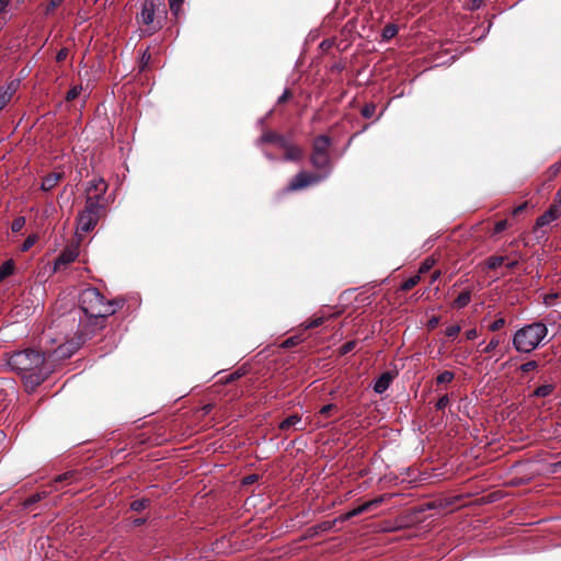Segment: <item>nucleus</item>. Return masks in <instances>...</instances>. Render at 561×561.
Segmentation results:
<instances>
[{
  "instance_id": "nucleus-22",
  "label": "nucleus",
  "mask_w": 561,
  "mask_h": 561,
  "mask_svg": "<svg viewBox=\"0 0 561 561\" xmlns=\"http://www.w3.org/2000/svg\"><path fill=\"white\" fill-rule=\"evenodd\" d=\"M47 495H48V492H46V491L37 492V493L31 495L28 499H26L24 502V505L31 506L32 504L37 503L41 500L45 499Z\"/></svg>"
},
{
  "instance_id": "nucleus-47",
  "label": "nucleus",
  "mask_w": 561,
  "mask_h": 561,
  "mask_svg": "<svg viewBox=\"0 0 561 561\" xmlns=\"http://www.w3.org/2000/svg\"><path fill=\"white\" fill-rule=\"evenodd\" d=\"M130 508L134 510V511L140 510L141 508L140 501L136 500V501L131 502Z\"/></svg>"
},
{
  "instance_id": "nucleus-44",
  "label": "nucleus",
  "mask_w": 561,
  "mask_h": 561,
  "mask_svg": "<svg viewBox=\"0 0 561 561\" xmlns=\"http://www.w3.org/2000/svg\"><path fill=\"white\" fill-rule=\"evenodd\" d=\"M11 0H0V13L4 12L9 4H10Z\"/></svg>"
},
{
  "instance_id": "nucleus-20",
  "label": "nucleus",
  "mask_w": 561,
  "mask_h": 561,
  "mask_svg": "<svg viewBox=\"0 0 561 561\" xmlns=\"http://www.w3.org/2000/svg\"><path fill=\"white\" fill-rule=\"evenodd\" d=\"M505 256L493 255L486 260L485 264L488 268L495 270L500 267L505 262Z\"/></svg>"
},
{
  "instance_id": "nucleus-52",
  "label": "nucleus",
  "mask_w": 561,
  "mask_h": 561,
  "mask_svg": "<svg viewBox=\"0 0 561 561\" xmlns=\"http://www.w3.org/2000/svg\"><path fill=\"white\" fill-rule=\"evenodd\" d=\"M240 375L238 373H234V374H231L228 378H227V382L229 381H233L236 380L237 378H239Z\"/></svg>"
},
{
  "instance_id": "nucleus-26",
  "label": "nucleus",
  "mask_w": 561,
  "mask_h": 561,
  "mask_svg": "<svg viewBox=\"0 0 561 561\" xmlns=\"http://www.w3.org/2000/svg\"><path fill=\"white\" fill-rule=\"evenodd\" d=\"M37 241V236L36 234H30L25 240L24 242L22 243L21 245V251L22 252H26L28 251Z\"/></svg>"
},
{
  "instance_id": "nucleus-17",
  "label": "nucleus",
  "mask_w": 561,
  "mask_h": 561,
  "mask_svg": "<svg viewBox=\"0 0 561 561\" xmlns=\"http://www.w3.org/2000/svg\"><path fill=\"white\" fill-rule=\"evenodd\" d=\"M14 91L13 84L0 90V111L11 101Z\"/></svg>"
},
{
  "instance_id": "nucleus-55",
  "label": "nucleus",
  "mask_w": 561,
  "mask_h": 561,
  "mask_svg": "<svg viewBox=\"0 0 561 561\" xmlns=\"http://www.w3.org/2000/svg\"><path fill=\"white\" fill-rule=\"evenodd\" d=\"M559 469H561V460L553 463V472H557Z\"/></svg>"
},
{
  "instance_id": "nucleus-19",
  "label": "nucleus",
  "mask_w": 561,
  "mask_h": 561,
  "mask_svg": "<svg viewBox=\"0 0 561 561\" xmlns=\"http://www.w3.org/2000/svg\"><path fill=\"white\" fill-rule=\"evenodd\" d=\"M367 511H369V504L364 503V504H362V505L357 506L356 508H354V510H352V511L347 512V513H346V514H344L343 516H341V519H342V520H348V519H351L352 517H355V516H357V515H360V514H363V513H365V512H367Z\"/></svg>"
},
{
  "instance_id": "nucleus-6",
  "label": "nucleus",
  "mask_w": 561,
  "mask_h": 561,
  "mask_svg": "<svg viewBox=\"0 0 561 561\" xmlns=\"http://www.w3.org/2000/svg\"><path fill=\"white\" fill-rule=\"evenodd\" d=\"M331 140L325 135H320L313 140L312 153L310 162L313 168L318 170H324V172H331V159L329 154V148Z\"/></svg>"
},
{
  "instance_id": "nucleus-5",
  "label": "nucleus",
  "mask_w": 561,
  "mask_h": 561,
  "mask_svg": "<svg viewBox=\"0 0 561 561\" xmlns=\"http://www.w3.org/2000/svg\"><path fill=\"white\" fill-rule=\"evenodd\" d=\"M164 13L162 0H146L142 5V35H150L161 27Z\"/></svg>"
},
{
  "instance_id": "nucleus-4",
  "label": "nucleus",
  "mask_w": 561,
  "mask_h": 561,
  "mask_svg": "<svg viewBox=\"0 0 561 561\" xmlns=\"http://www.w3.org/2000/svg\"><path fill=\"white\" fill-rule=\"evenodd\" d=\"M108 185L102 178H94L87 183L84 191V205L106 213L111 204V196L107 195Z\"/></svg>"
},
{
  "instance_id": "nucleus-23",
  "label": "nucleus",
  "mask_w": 561,
  "mask_h": 561,
  "mask_svg": "<svg viewBox=\"0 0 561 561\" xmlns=\"http://www.w3.org/2000/svg\"><path fill=\"white\" fill-rule=\"evenodd\" d=\"M419 282H420V276L419 275L412 276V277L408 278L401 285V289L404 290V291L411 290L414 286L417 285Z\"/></svg>"
},
{
  "instance_id": "nucleus-36",
  "label": "nucleus",
  "mask_w": 561,
  "mask_h": 561,
  "mask_svg": "<svg viewBox=\"0 0 561 561\" xmlns=\"http://www.w3.org/2000/svg\"><path fill=\"white\" fill-rule=\"evenodd\" d=\"M449 403V399L447 396H443L442 398H439V400L436 402V409L437 410H443L447 407V404Z\"/></svg>"
},
{
  "instance_id": "nucleus-33",
  "label": "nucleus",
  "mask_w": 561,
  "mask_h": 561,
  "mask_svg": "<svg viewBox=\"0 0 561 561\" xmlns=\"http://www.w3.org/2000/svg\"><path fill=\"white\" fill-rule=\"evenodd\" d=\"M461 328L458 324L450 325L446 329L445 333L448 337H455L460 332Z\"/></svg>"
},
{
  "instance_id": "nucleus-58",
  "label": "nucleus",
  "mask_w": 561,
  "mask_h": 561,
  "mask_svg": "<svg viewBox=\"0 0 561 561\" xmlns=\"http://www.w3.org/2000/svg\"><path fill=\"white\" fill-rule=\"evenodd\" d=\"M329 528H331V523H323L322 529L327 530Z\"/></svg>"
},
{
  "instance_id": "nucleus-2",
  "label": "nucleus",
  "mask_w": 561,
  "mask_h": 561,
  "mask_svg": "<svg viewBox=\"0 0 561 561\" xmlns=\"http://www.w3.org/2000/svg\"><path fill=\"white\" fill-rule=\"evenodd\" d=\"M7 365L33 387L42 383L51 373L45 354L32 348L8 355Z\"/></svg>"
},
{
  "instance_id": "nucleus-31",
  "label": "nucleus",
  "mask_w": 561,
  "mask_h": 561,
  "mask_svg": "<svg viewBox=\"0 0 561 561\" xmlns=\"http://www.w3.org/2000/svg\"><path fill=\"white\" fill-rule=\"evenodd\" d=\"M323 321H324L323 317H314L313 319H311L305 323V328L306 329L317 328V327L321 325L323 323Z\"/></svg>"
},
{
  "instance_id": "nucleus-24",
  "label": "nucleus",
  "mask_w": 561,
  "mask_h": 561,
  "mask_svg": "<svg viewBox=\"0 0 561 561\" xmlns=\"http://www.w3.org/2000/svg\"><path fill=\"white\" fill-rule=\"evenodd\" d=\"M398 33V27L393 24H389L387 26H385V28L382 30V37L385 39H390L392 37H394Z\"/></svg>"
},
{
  "instance_id": "nucleus-59",
  "label": "nucleus",
  "mask_w": 561,
  "mask_h": 561,
  "mask_svg": "<svg viewBox=\"0 0 561 561\" xmlns=\"http://www.w3.org/2000/svg\"><path fill=\"white\" fill-rule=\"evenodd\" d=\"M351 347H352L351 344L345 345V351H350Z\"/></svg>"
},
{
  "instance_id": "nucleus-57",
  "label": "nucleus",
  "mask_w": 561,
  "mask_h": 561,
  "mask_svg": "<svg viewBox=\"0 0 561 561\" xmlns=\"http://www.w3.org/2000/svg\"><path fill=\"white\" fill-rule=\"evenodd\" d=\"M124 92L127 94V93H130L131 92V88L128 85V84H125L124 85Z\"/></svg>"
},
{
  "instance_id": "nucleus-9",
  "label": "nucleus",
  "mask_w": 561,
  "mask_h": 561,
  "mask_svg": "<svg viewBox=\"0 0 561 561\" xmlns=\"http://www.w3.org/2000/svg\"><path fill=\"white\" fill-rule=\"evenodd\" d=\"M282 149L285 151V161H300L304 157L302 149L289 141L285 142V146H283Z\"/></svg>"
},
{
  "instance_id": "nucleus-43",
  "label": "nucleus",
  "mask_w": 561,
  "mask_h": 561,
  "mask_svg": "<svg viewBox=\"0 0 561 561\" xmlns=\"http://www.w3.org/2000/svg\"><path fill=\"white\" fill-rule=\"evenodd\" d=\"M382 502H383V496H379V497H376V499L365 502V503L369 504V510H370L371 507L377 506Z\"/></svg>"
},
{
  "instance_id": "nucleus-29",
  "label": "nucleus",
  "mask_w": 561,
  "mask_h": 561,
  "mask_svg": "<svg viewBox=\"0 0 561 561\" xmlns=\"http://www.w3.org/2000/svg\"><path fill=\"white\" fill-rule=\"evenodd\" d=\"M25 225V218L20 216V217H16L13 221H12V225H11V230L13 232H19L22 230V228L24 227Z\"/></svg>"
},
{
  "instance_id": "nucleus-8",
  "label": "nucleus",
  "mask_w": 561,
  "mask_h": 561,
  "mask_svg": "<svg viewBox=\"0 0 561 561\" xmlns=\"http://www.w3.org/2000/svg\"><path fill=\"white\" fill-rule=\"evenodd\" d=\"M329 176V172L323 174H313L306 171L297 173L287 186L288 192L304 190L310 185L317 184Z\"/></svg>"
},
{
  "instance_id": "nucleus-60",
  "label": "nucleus",
  "mask_w": 561,
  "mask_h": 561,
  "mask_svg": "<svg viewBox=\"0 0 561 561\" xmlns=\"http://www.w3.org/2000/svg\"><path fill=\"white\" fill-rule=\"evenodd\" d=\"M266 157H267L270 160H273V159H274V158H273V156L267 154V153H266Z\"/></svg>"
},
{
  "instance_id": "nucleus-51",
  "label": "nucleus",
  "mask_w": 561,
  "mask_h": 561,
  "mask_svg": "<svg viewBox=\"0 0 561 561\" xmlns=\"http://www.w3.org/2000/svg\"><path fill=\"white\" fill-rule=\"evenodd\" d=\"M184 0H170V7L173 9L175 5H181Z\"/></svg>"
},
{
  "instance_id": "nucleus-30",
  "label": "nucleus",
  "mask_w": 561,
  "mask_h": 561,
  "mask_svg": "<svg viewBox=\"0 0 561 561\" xmlns=\"http://www.w3.org/2000/svg\"><path fill=\"white\" fill-rule=\"evenodd\" d=\"M376 112V105L375 104H366L363 110H362V115L365 117V118H370L374 116Z\"/></svg>"
},
{
  "instance_id": "nucleus-10",
  "label": "nucleus",
  "mask_w": 561,
  "mask_h": 561,
  "mask_svg": "<svg viewBox=\"0 0 561 561\" xmlns=\"http://www.w3.org/2000/svg\"><path fill=\"white\" fill-rule=\"evenodd\" d=\"M301 425V416L298 414H293L288 417H286L283 422L279 424V430L287 432L290 430H305Z\"/></svg>"
},
{
  "instance_id": "nucleus-53",
  "label": "nucleus",
  "mask_w": 561,
  "mask_h": 561,
  "mask_svg": "<svg viewBox=\"0 0 561 561\" xmlns=\"http://www.w3.org/2000/svg\"><path fill=\"white\" fill-rule=\"evenodd\" d=\"M517 264H518V261H517V260H514V261L508 262V263L506 264V266H507L508 268H515V267L517 266Z\"/></svg>"
},
{
  "instance_id": "nucleus-25",
  "label": "nucleus",
  "mask_w": 561,
  "mask_h": 561,
  "mask_svg": "<svg viewBox=\"0 0 561 561\" xmlns=\"http://www.w3.org/2000/svg\"><path fill=\"white\" fill-rule=\"evenodd\" d=\"M82 92L81 85H73L66 94V100L68 102L76 100Z\"/></svg>"
},
{
  "instance_id": "nucleus-13",
  "label": "nucleus",
  "mask_w": 561,
  "mask_h": 561,
  "mask_svg": "<svg viewBox=\"0 0 561 561\" xmlns=\"http://www.w3.org/2000/svg\"><path fill=\"white\" fill-rule=\"evenodd\" d=\"M78 350V346L73 343H66L62 345H59L53 353V355L57 359H65L69 358L76 351Z\"/></svg>"
},
{
  "instance_id": "nucleus-54",
  "label": "nucleus",
  "mask_w": 561,
  "mask_h": 561,
  "mask_svg": "<svg viewBox=\"0 0 561 561\" xmlns=\"http://www.w3.org/2000/svg\"><path fill=\"white\" fill-rule=\"evenodd\" d=\"M150 56H148V58L146 59V51H142V56H141V59H142V68L145 67V65L148 62Z\"/></svg>"
},
{
  "instance_id": "nucleus-38",
  "label": "nucleus",
  "mask_w": 561,
  "mask_h": 561,
  "mask_svg": "<svg viewBox=\"0 0 561 561\" xmlns=\"http://www.w3.org/2000/svg\"><path fill=\"white\" fill-rule=\"evenodd\" d=\"M336 407L334 404H327L322 407L319 411L320 415L328 416L331 411L335 410Z\"/></svg>"
},
{
  "instance_id": "nucleus-39",
  "label": "nucleus",
  "mask_w": 561,
  "mask_h": 561,
  "mask_svg": "<svg viewBox=\"0 0 561 561\" xmlns=\"http://www.w3.org/2000/svg\"><path fill=\"white\" fill-rule=\"evenodd\" d=\"M507 227V220H500L495 224V227H494V232L495 233H500L502 232L503 230H505Z\"/></svg>"
},
{
  "instance_id": "nucleus-49",
  "label": "nucleus",
  "mask_w": 561,
  "mask_h": 561,
  "mask_svg": "<svg viewBox=\"0 0 561 561\" xmlns=\"http://www.w3.org/2000/svg\"><path fill=\"white\" fill-rule=\"evenodd\" d=\"M288 98H289V92H288V90H285L284 93L278 98V102L279 103L285 102Z\"/></svg>"
},
{
  "instance_id": "nucleus-41",
  "label": "nucleus",
  "mask_w": 561,
  "mask_h": 561,
  "mask_svg": "<svg viewBox=\"0 0 561 561\" xmlns=\"http://www.w3.org/2000/svg\"><path fill=\"white\" fill-rule=\"evenodd\" d=\"M433 264H434V260H431V259L425 260V262L420 267V272L421 273L427 272L430 268H432Z\"/></svg>"
},
{
  "instance_id": "nucleus-27",
  "label": "nucleus",
  "mask_w": 561,
  "mask_h": 561,
  "mask_svg": "<svg viewBox=\"0 0 561 561\" xmlns=\"http://www.w3.org/2000/svg\"><path fill=\"white\" fill-rule=\"evenodd\" d=\"M454 377H455V375L453 371L445 370L437 376L436 380H437V383H448V382L453 381Z\"/></svg>"
},
{
  "instance_id": "nucleus-1",
  "label": "nucleus",
  "mask_w": 561,
  "mask_h": 561,
  "mask_svg": "<svg viewBox=\"0 0 561 561\" xmlns=\"http://www.w3.org/2000/svg\"><path fill=\"white\" fill-rule=\"evenodd\" d=\"M79 306L85 317L80 319L82 334L85 336L102 329L105 319L115 312L113 301L94 287H88L80 293Z\"/></svg>"
},
{
  "instance_id": "nucleus-18",
  "label": "nucleus",
  "mask_w": 561,
  "mask_h": 561,
  "mask_svg": "<svg viewBox=\"0 0 561 561\" xmlns=\"http://www.w3.org/2000/svg\"><path fill=\"white\" fill-rule=\"evenodd\" d=\"M14 267L13 260H8L0 265V283L13 274Z\"/></svg>"
},
{
  "instance_id": "nucleus-11",
  "label": "nucleus",
  "mask_w": 561,
  "mask_h": 561,
  "mask_svg": "<svg viewBox=\"0 0 561 561\" xmlns=\"http://www.w3.org/2000/svg\"><path fill=\"white\" fill-rule=\"evenodd\" d=\"M559 216V210L556 207H551L543 215L537 218L535 232L538 231L539 228L549 225L553 220H556Z\"/></svg>"
},
{
  "instance_id": "nucleus-48",
  "label": "nucleus",
  "mask_w": 561,
  "mask_h": 561,
  "mask_svg": "<svg viewBox=\"0 0 561 561\" xmlns=\"http://www.w3.org/2000/svg\"><path fill=\"white\" fill-rule=\"evenodd\" d=\"M561 171V163H557L551 167V172L553 175L558 174Z\"/></svg>"
},
{
  "instance_id": "nucleus-12",
  "label": "nucleus",
  "mask_w": 561,
  "mask_h": 561,
  "mask_svg": "<svg viewBox=\"0 0 561 561\" xmlns=\"http://www.w3.org/2000/svg\"><path fill=\"white\" fill-rule=\"evenodd\" d=\"M61 179H62V173H60V172L49 173L46 176H44L42 184H41V188L44 192H49L58 184V182Z\"/></svg>"
},
{
  "instance_id": "nucleus-35",
  "label": "nucleus",
  "mask_w": 561,
  "mask_h": 561,
  "mask_svg": "<svg viewBox=\"0 0 561 561\" xmlns=\"http://www.w3.org/2000/svg\"><path fill=\"white\" fill-rule=\"evenodd\" d=\"M537 367V363L535 360L527 362L520 366V370L524 373H528Z\"/></svg>"
},
{
  "instance_id": "nucleus-56",
  "label": "nucleus",
  "mask_w": 561,
  "mask_h": 561,
  "mask_svg": "<svg viewBox=\"0 0 561 561\" xmlns=\"http://www.w3.org/2000/svg\"><path fill=\"white\" fill-rule=\"evenodd\" d=\"M525 207H526V205H520V206H518V207L514 210V213H515V214L520 213V211H523V210H524V208H525Z\"/></svg>"
},
{
  "instance_id": "nucleus-3",
  "label": "nucleus",
  "mask_w": 561,
  "mask_h": 561,
  "mask_svg": "<svg viewBox=\"0 0 561 561\" xmlns=\"http://www.w3.org/2000/svg\"><path fill=\"white\" fill-rule=\"evenodd\" d=\"M548 334L542 322H534L517 330L513 336V345L517 352L530 353L536 350Z\"/></svg>"
},
{
  "instance_id": "nucleus-40",
  "label": "nucleus",
  "mask_w": 561,
  "mask_h": 561,
  "mask_svg": "<svg viewBox=\"0 0 561 561\" xmlns=\"http://www.w3.org/2000/svg\"><path fill=\"white\" fill-rule=\"evenodd\" d=\"M72 476H73L72 472H66V473L59 474V476L56 477L54 482L55 483H59V482H62V481H67V480L71 479Z\"/></svg>"
},
{
  "instance_id": "nucleus-37",
  "label": "nucleus",
  "mask_w": 561,
  "mask_h": 561,
  "mask_svg": "<svg viewBox=\"0 0 561 561\" xmlns=\"http://www.w3.org/2000/svg\"><path fill=\"white\" fill-rule=\"evenodd\" d=\"M505 324V321L503 318H500L497 320H495L491 325H490V330L491 331H497L500 330L501 328H503Z\"/></svg>"
},
{
  "instance_id": "nucleus-14",
  "label": "nucleus",
  "mask_w": 561,
  "mask_h": 561,
  "mask_svg": "<svg viewBox=\"0 0 561 561\" xmlns=\"http://www.w3.org/2000/svg\"><path fill=\"white\" fill-rule=\"evenodd\" d=\"M259 141L263 142V144H265V142L276 144L279 148H282L283 146H285V142H287L288 140L284 136L278 135L274 131H266L261 136Z\"/></svg>"
},
{
  "instance_id": "nucleus-21",
  "label": "nucleus",
  "mask_w": 561,
  "mask_h": 561,
  "mask_svg": "<svg viewBox=\"0 0 561 561\" xmlns=\"http://www.w3.org/2000/svg\"><path fill=\"white\" fill-rule=\"evenodd\" d=\"M470 298H471L470 293L463 291V293L459 294V296L456 298L455 306L457 308H463L470 302Z\"/></svg>"
},
{
  "instance_id": "nucleus-34",
  "label": "nucleus",
  "mask_w": 561,
  "mask_h": 561,
  "mask_svg": "<svg viewBox=\"0 0 561 561\" xmlns=\"http://www.w3.org/2000/svg\"><path fill=\"white\" fill-rule=\"evenodd\" d=\"M500 344V340L496 339V337H493L488 344L486 346L484 347L483 352L484 353H491L493 352Z\"/></svg>"
},
{
  "instance_id": "nucleus-45",
  "label": "nucleus",
  "mask_w": 561,
  "mask_h": 561,
  "mask_svg": "<svg viewBox=\"0 0 561 561\" xmlns=\"http://www.w3.org/2000/svg\"><path fill=\"white\" fill-rule=\"evenodd\" d=\"M477 335L478 334H477V330L476 329H471V330H468L466 332V336H467L468 340H473V339L477 337Z\"/></svg>"
},
{
  "instance_id": "nucleus-15",
  "label": "nucleus",
  "mask_w": 561,
  "mask_h": 561,
  "mask_svg": "<svg viewBox=\"0 0 561 561\" xmlns=\"http://www.w3.org/2000/svg\"><path fill=\"white\" fill-rule=\"evenodd\" d=\"M391 383V375L383 373L375 382L374 390L377 393H383Z\"/></svg>"
},
{
  "instance_id": "nucleus-50",
  "label": "nucleus",
  "mask_w": 561,
  "mask_h": 561,
  "mask_svg": "<svg viewBox=\"0 0 561 561\" xmlns=\"http://www.w3.org/2000/svg\"><path fill=\"white\" fill-rule=\"evenodd\" d=\"M438 324V319L437 318H432L430 321H428V327L431 329H434L436 325Z\"/></svg>"
},
{
  "instance_id": "nucleus-7",
  "label": "nucleus",
  "mask_w": 561,
  "mask_h": 561,
  "mask_svg": "<svg viewBox=\"0 0 561 561\" xmlns=\"http://www.w3.org/2000/svg\"><path fill=\"white\" fill-rule=\"evenodd\" d=\"M105 214L106 213L104 211L84 205V208L77 217V233L81 234L91 232Z\"/></svg>"
},
{
  "instance_id": "nucleus-42",
  "label": "nucleus",
  "mask_w": 561,
  "mask_h": 561,
  "mask_svg": "<svg viewBox=\"0 0 561 561\" xmlns=\"http://www.w3.org/2000/svg\"><path fill=\"white\" fill-rule=\"evenodd\" d=\"M67 56H68V50H67V48H61V49L57 53V55H56V60H57L58 62H61V61H64V60L67 58Z\"/></svg>"
},
{
  "instance_id": "nucleus-16",
  "label": "nucleus",
  "mask_w": 561,
  "mask_h": 561,
  "mask_svg": "<svg viewBox=\"0 0 561 561\" xmlns=\"http://www.w3.org/2000/svg\"><path fill=\"white\" fill-rule=\"evenodd\" d=\"M78 256V253L76 250H65L56 260L55 265L56 267L60 265H67L69 263H72Z\"/></svg>"
},
{
  "instance_id": "nucleus-28",
  "label": "nucleus",
  "mask_w": 561,
  "mask_h": 561,
  "mask_svg": "<svg viewBox=\"0 0 561 561\" xmlns=\"http://www.w3.org/2000/svg\"><path fill=\"white\" fill-rule=\"evenodd\" d=\"M552 390L553 387L551 385H542L535 390V396L543 398L549 396L552 392Z\"/></svg>"
},
{
  "instance_id": "nucleus-46",
  "label": "nucleus",
  "mask_w": 561,
  "mask_h": 561,
  "mask_svg": "<svg viewBox=\"0 0 561 561\" xmlns=\"http://www.w3.org/2000/svg\"><path fill=\"white\" fill-rule=\"evenodd\" d=\"M483 3V0H472V3L470 5V9L471 10H477L479 9Z\"/></svg>"
},
{
  "instance_id": "nucleus-32",
  "label": "nucleus",
  "mask_w": 561,
  "mask_h": 561,
  "mask_svg": "<svg viewBox=\"0 0 561 561\" xmlns=\"http://www.w3.org/2000/svg\"><path fill=\"white\" fill-rule=\"evenodd\" d=\"M64 2V0H50L48 5L46 7L45 9V14L48 15L49 13H51L56 8H58L61 3Z\"/></svg>"
}]
</instances>
